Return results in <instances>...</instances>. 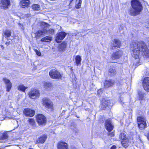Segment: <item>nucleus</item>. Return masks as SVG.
I'll return each instance as SVG.
<instances>
[{
	"label": "nucleus",
	"mask_w": 149,
	"mask_h": 149,
	"mask_svg": "<svg viewBox=\"0 0 149 149\" xmlns=\"http://www.w3.org/2000/svg\"><path fill=\"white\" fill-rule=\"evenodd\" d=\"M105 127L107 130L109 132L108 133V135L111 137H113L114 136V134L113 132H110L111 131L113 128V126L111 123V122L110 120H107L105 122Z\"/></svg>",
	"instance_id": "nucleus-4"
},
{
	"label": "nucleus",
	"mask_w": 149,
	"mask_h": 149,
	"mask_svg": "<svg viewBox=\"0 0 149 149\" xmlns=\"http://www.w3.org/2000/svg\"><path fill=\"white\" fill-rule=\"evenodd\" d=\"M116 146L115 145H113L111 147L110 149H116Z\"/></svg>",
	"instance_id": "nucleus-39"
},
{
	"label": "nucleus",
	"mask_w": 149,
	"mask_h": 149,
	"mask_svg": "<svg viewBox=\"0 0 149 149\" xmlns=\"http://www.w3.org/2000/svg\"><path fill=\"white\" fill-rule=\"evenodd\" d=\"M50 77L54 79H59L62 78V76L60 73L55 69L50 70L49 72Z\"/></svg>",
	"instance_id": "nucleus-5"
},
{
	"label": "nucleus",
	"mask_w": 149,
	"mask_h": 149,
	"mask_svg": "<svg viewBox=\"0 0 149 149\" xmlns=\"http://www.w3.org/2000/svg\"><path fill=\"white\" fill-rule=\"evenodd\" d=\"M121 31H120V33H122L120 32H121Z\"/></svg>",
	"instance_id": "nucleus-47"
},
{
	"label": "nucleus",
	"mask_w": 149,
	"mask_h": 149,
	"mask_svg": "<svg viewBox=\"0 0 149 149\" xmlns=\"http://www.w3.org/2000/svg\"><path fill=\"white\" fill-rule=\"evenodd\" d=\"M102 92L101 91V90H99L98 91H97V93L98 94H100L101 93H102Z\"/></svg>",
	"instance_id": "nucleus-40"
},
{
	"label": "nucleus",
	"mask_w": 149,
	"mask_h": 149,
	"mask_svg": "<svg viewBox=\"0 0 149 149\" xmlns=\"http://www.w3.org/2000/svg\"><path fill=\"white\" fill-rule=\"evenodd\" d=\"M136 65H140V64H139V63H136Z\"/></svg>",
	"instance_id": "nucleus-46"
},
{
	"label": "nucleus",
	"mask_w": 149,
	"mask_h": 149,
	"mask_svg": "<svg viewBox=\"0 0 149 149\" xmlns=\"http://www.w3.org/2000/svg\"><path fill=\"white\" fill-rule=\"evenodd\" d=\"M27 87H25L24 86L20 85L19 86L18 89L19 90L22 91L23 92H24L25 90L27 88Z\"/></svg>",
	"instance_id": "nucleus-33"
},
{
	"label": "nucleus",
	"mask_w": 149,
	"mask_h": 149,
	"mask_svg": "<svg viewBox=\"0 0 149 149\" xmlns=\"http://www.w3.org/2000/svg\"><path fill=\"white\" fill-rule=\"evenodd\" d=\"M32 9L34 10H40V6L38 4H33L32 6Z\"/></svg>",
	"instance_id": "nucleus-31"
},
{
	"label": "nucleus",
	"mask_w": 149,
	"mask_h": 149,
	"mask_svg": "<svg viewBox=\"0 0 149 149\" xmlns=\"http://www.w3.org/2000/svg\"><path fill=\"white\" fill-rule=\"evenodd\" d=\"M12 42V40H10L8 42H7L6 43V44L8 46Z\"/></svg>",
	"instance_id": "nucleus-38"
},
{
	"label": "nucleus",
	"mask_w": 149,
	"mask_h": 149,
	"mask_svg": "<svg viewBox=\"0 0 149 149\" xmlns=\"http://www.w3.org/2000/svg\"><path fill=\"white\" fill-rule=\"evenodd\" d=\"M28 121L31 125H33L35 123L34 120L33 118L29 119Z\"/></svg>",
	"instance_id": "nucleus-35"
},
{
	"label": "nucleus",
	"mask_w": 149,
	"mask_h": 149,
	"mask_svg": "<svg viewBox=\"0 0 149 149\" xmlns=\"http://www.w3.org/2000/svg\"><path fill=\"white\" fill-rule=\"evenodd\" d=\"M58 149H68L67 144L64 142H60L58 143L57 145Z\"/></svg>",
	"instance_id": "nucleus-21"
},
{
	"label": "nucleus",
	"mask_w": 149,
	"mask_h": 149,
	"mask_svg": "<svg viewBox=\"0 0 149 149\" xmlns=\"http://www.w3.org/2000/svg\"><path fill=\"white\" fill-rule=\"evenodd\" d=\"M123 53V52L121 50L116 52L112 54L111 58L113 59H118L122 56Z\"/></svg>",
	"instance_id": "nucleus-14"
},
{
	"label": "nucleus",
	"mask_w": 149,
	"mask_h": 149,
	"mask_svg": "<svg viewBox=\"0 0 149 149\" xmlns=\"http://www.w3.org/2000/svg\"><path fill=\"white\" fill-rule=\"evenodd\" d=\"M35 113V112L34 110L28 108L25 109L23 111V113L26 116L33 117Z\"/></svg>",
	"instance_id": "nucleus-12"
},
{
	"label": "nucleus",
	"mask_w": 149,
	"mask_h": 149,
	"mask_svg": "<svg viewBox=\"0 0 149 149\" xmlns=\"http://www.w3.org/2000/svg\"><path fill=\"white\" fill-rule=\"evenodd\" d=\"M66 35V33L64 32H61L58 33L55 39L56 42L59 43L63 40Z\"/></svg>",
	"instance_id": "nucleus-10"
},
{
	"label": "nucleus",
	"mask_w": 149,
	"mask_h": 149,
	"mask_svg": "<svg viewBox=\"0 0 149 149\" xmlns=\"http://www.w3.org/2000/svg\"><path fill=\"white\" fill-rule=\"evenodd\" d=\"M137 120L139 127L141 129H143L146 127V123L145 118L143 116L137 117Z\"/></svg>",
	"instance_id": "nucleus-3"
},
{
	"label": "nucleus",
	"mask_w": 149,
	"mask_h": 149,
	"mask_svg": "<svg viewBox=\"0 0 149 149\" xmlns=\"http://www.w3.org/2000/svg\"><path fill=\"white\" fill-rule=\"evenodd\" d=\"M116 73L115 68L113 66H111L108 70V74L110 76H114Z\"/></svg>",
	"instance_id": "nucleus-19"
},
{
	"label": "nucleus",
	"mask_w": 149,
	"mask_h": 149,
	"mask_svg": "<svg viewBox=\"0 0 149 149\" xmlns=\"http://www.w3.org/2000/svg\"><path fill=\"white\" fill-rule=\"evenodd\" d=\"M144 93L141 92H138V98L139 100H142L144 99Z\"/></svg>",
	"instance_id": "nucleus-28"
},
{
	"label": "nucleus",
	"mask_w": 149,
	"mask_h": 149,
	"mask_svg": "<svg viewBox=\"0 0 149 149\" xmlns=\"http://www.w3.org/2000/svg\"><path fill=\"white\" fill-rule=\"evenodd\" d=\"M3 80L6 85L7 91L9 92L12 87V84L10 81L6 78H4Z\"/></svg>",
	"instance_id": "nucleus-20"
},
{
	"label": "nucleus",
	"mask_w": 149,
	"mask_h": 149,
	"mask_svg": "<svg viewBox=\"0 0 149 149\" xmlns=\"http://www.w3.org/2000/svg\"><path fill=\"white\" fill-rule=\"evenodd\" d=\"M143 86L144 90L149 92V77L145 78L143 81Z\"/></svg>",
	"instance_id": "nucleus-16"
},
{
	"label": "nucleus",
	"mask_w": 149,
	"mask_h": 149,
	"mask_svg": "<svg viewBox=\"0 0 149 149\" xmlns=\"http://www.w3.org/2000/svg\"><path fill=\"white\" fill-rule=\"evenodd\" d=\"M71 148H73V149H75V148L74 147H72V146L71 147Z\"/></svg>",
	"instance_id": "nucleus-42"
},
{
	"label": "nucleus",
	"mask_w": 149,
	"mask_h": 149,
	"mask_svg": "<svg viewBox=\"0 0 149 149\" xmlns=\"http://www.w3.org/2000/svg\"><path fill=\"white\" fill-rule=\"evenodd\" d=\"M36 119L38 123L40 125L44 124L46 122L45 117L42 114L38 115Z\"/></svg>",
	"instance_id": "nucleus-8"
},
{
	"label": "nucleus",
	"mask_w": 149,
	"mask_h": 149,
	"mask_svg": "<svg viewBox=\"0 0 149 149\" xmlns=\"http://www.w3.org/2000/svg\"><path fill=\"white\" fill-rule=\"evenodd\" d=\"M125 140H123L121 141V143L123 146L125 148H127L129 146V139L126 138Z\"/></svg>",
	"instance_id": "nucleus-25"
},
{
	"label": "nucleus",
	"mask_w": 149,
	"mask_h": 149,
	"mask_svg": "<svg viewBox=\"0 0 149 149\" xmlns=\"http://www.w3.org/2000/svg\"><path fill=\"white\" fill-rule=\"evenodd\" d=\"M4 33V36H5V38L8 39V37H10L11 35V32L9 30H6L5 31ZM8 40V39H7Z\"/></svg>",
	"instance_id": "nucleus-27"
},
{
	"label": "nucleus",
	"mask_w": 149,
	"mask_h": 149,
	"mask_svg": "<svg viewBox=\"0 0 149 149\" xmlns=\"http://www.w3.org/2000/svg\"><path fill=\"white\" fill-rule=\"evenodd\" d=\"M45 87L46 89H47L52 86V84L49 82H46L45 83Z\"/></svg>",
	"instance_id": "nucleus-34"
},
{
	"label": "nucleus",
	"mask_w": 149,
	"mask_h": 149,
	"mask_svg": "<svg viewBox=\"0 0 149 149\" xmlns=\"http://www.w3.org/2000/svg\"><path fill=\"white\" fill-rule=\"evenodd\" d=\"M132 7L130 8L129 14L135 16L141 14L143 9L142 5L139 0H132L131 2Z\"/></svg>",
	"instance_id": "nucleus-2"
},
{
	"label": "nucleus",
	"mask_w": 149,
	"mask_h": 149,
	"mask_svg": "<svg viewBox=\"0 0 149 149\" xmlns=\"http://www.w3.org/2000/svg\"><path fill=\"white\" fill-rule=\"evenodd\" d=\"M46 33V31L44 30V27L41 30L37 31L35 33V36L37 38H39L41 36L44 35Z\"/></svg>",
	"instance_id": "nucleus-18"
},
{
	"label": "nucleus",
	"mask_w": 149,
	"mask_h": 149,
	"mask_svg": "<svg viewBox=\"0 0 149 149\" xmlns=\"http://www.w3.org/2000/svg\"><path fill=\"white\" fill-rule=\"evenodd\" d=\"M67 43L63 42L59 45L58 47V49L60 51H63L65 50L66 47Z\"/></svg>",
	"instance_id": "nucleus-24"
},
{
	"label": "nucleus",
	"mask_w": 149,
	"mask_h": 149,
	"mask_svg": "<svg viewBox=\"0 0 149 149\" xmlns=\"http://www.w3.org/2000/svg\"><path fill=\"white\" fill-rule=\"evenodd\" d=\"M41 25L42 27L44 26V30L46 31V33L47 34H54V29H50L48 30H47V28L48 27L50 26L49 24L43 22L41 23Z\"/></svg>",
	"instance_id": "nucleus-13"
},
{
	"label": "nucleus",
	"mask_w": 149,
	"mask_h": 149,
	"mask_svg": "<svg viewBox=\"0 0 149 149\" xmlns=\"http://www.w3.org/2000/svg\"><path fill=\"white\" fill-rule=\"evenodd\" d=\"M70 1V3H71L73 0H69Z\"/></svg>",
	"instance_id": "nucleus-44"
},
{
	"label": "nucleus",
	"mask_w": 149,
	"mask_h": 149,
	"mask_svg": "<svg viewBox=\"0 0 149 149\" xmlns=\"http://www.w3.org/2000/svg\"><path fill=\"white\" fill-rule=\"evenodd\" d=\"M115 81L112 79L106 80L104 84V86L106 88H109L115 84Z\"/></svg>",
	"instance_id": "nucleus-17"
},
{
	"label": "nucleus",
	"mask_w": 149,
	"mask_h": 149,
	"mask_svg": "<svg viewBox=\"0 0 149 149\" xmlns=\"http://www.w3.org/2000/svg\"><path fill=\"white\" fill-rule=\"evenodd\" d=\"M36 53L37 55H38V56H40L41 55L40 52V51H38L37 50L36 51Z\"/></svg>",
	"instance_id": "nucleus-37"
},
{
	"label": "nucleus",
	"mask_w": 149,
	"mask_h": 149,
	"mask_svg": "<svg viewBox=\"0 0 149 149\" xmlns=\"http://www.w3.org/2000/svg\"><path fill=\"white\" fill-rule=\"evenodd\" d=\"M120 103H121V104L123 106V107H124V106H123V104L124 103H122V102L121 100Z\"/></svg>",
	"instance_id": "nucleus-41"
},
{
	"label": "nucleus",
	"mask_w": 149,
	"mask_h": 149,
	"mask_svg": "<svg viewBox=\"0 0 149 149\" xmlns=\"http://www.w3.org/2000/svg\"><path fill=\"white\" fill-rule=\"evenodd\" d=\"M121 42L118 39H114L111 44V49L112 50L116 49L120 47Z\"/></svg>",
	"instance_id": "nucleus-11"
},
{
	"label": "nucleus",
	"mask_w": 149,
	"mask_h": 149,
	"mask_svg": "<svg viewBox=\"0 0 149 149\" xmlns=\"http://www.w3.org/2000/svg\"><path fill=\"white\" fill-rule=\"evenodd\" d=\"M120 139L122 140H125V139H128L126 136V135L124 133H121L119 136Z\"/></svg>",
	"instance_id": "nucleus-30"
},
{
	"label": "nucleus",
	"mask_w": 149,
	"mask_h": 149,
	"mask_svg": "<svg viewBox=\"0 0 149 149\" xmlns=\"http://www.w3.org/2000/svg\"><path fill=\"white\" fill-rule=\"evenodd\" d=\"M40 93L36 89H31L29 93V97L32 99H35L37 97H38Z\"/></svg>",
	"instance_id": "nucleus-9"
},
{
	"label": "nucleus",
	"mask_w": 149,
	"mask_h": 149,
	"mask_svg": "<svg viewBox=\"0 0 149 149\" xmlns=\"http://www.w3.org/2000/svg\"><path fill=\"white\" fill-rule=\"evenodd\" d=\"M79 1L80 2H82V0H79Z\"/></svg>",
	"instance_id": "nucleus-45"
},
{
	"label": "nucleus",
	"mask_w": 149,
	"mask_h": 149,
	"mask_svg": "<svg viewBox=\"0 0 149 149\" xmlns=\"http://www.w3.org/2000/svg\"><path fill=\"white\" fill-rule=\"evenodd\" d=\"M52 40V37L49 36H47L43 38L41 40V42H49Z\"/></svg>",
	"instance_id": "nucleus-26"
},
{
	"label": "nucleus",
	"mask_w": 149,
	"mask_h": 149,
	"mask_svg": "<svg viewBox=\"0 0 149 149\" xmlns=\"http://www.w3.org/2000/svg\"><path fill=\"white\" fill-rule=\"evenodd\" d=\"M30 2L29 0H23L20 2V6L21 7L25 8L27 7L30 4Z\"/></svg>",
	"instance_id": "nucleus-22"
},
{
	"label": "nucleus",
	"mask_w": 149,
	"mask_h": 149,
	"mask_svg": "<svg viewBox=\"0 0 149 149\" xmlns=\"http://www.w3.org/2000/svg\"><path fill=\"white\" fill-rule=\"evenodd\" d=\"M10 5V0H2L0 3L1 9L6 10L9 8Z\"/></svg>",
	"instance_id": "nucleus-7"
},
{
	"label": "nucleus",
	"mask_w": 149,
	"mask_h": 149,
	"mask_svg": "<svg viewBox=\"0 0 149 149\" xmlns=\"http://www.w3.org/2000/svg\"><path fill=\"white\" fill-rule=\"evenodd\" d=\"M47 138V135L45 134H44L37 139L36 142L38 143H43L45 141Z\"/></svg>",
	"instance_id": "nucleus-23"
},
{
	"label": "nucleus",
	"mask_w": 149,
	"mask_h": 149,
	"mask_svg": "<svg viewBox=\"0 0 149 149\" xmlns=\"http://www.w3.org/2000/svg\"><path fill=\"white\" fill-rule=\"evenodd\" d=\"M81 2H80L79 1L78 3L77 4V5H76V7L77 8H79V6H81Z\"/></svg>",
	"instance_id": "nucleus-36"
},
{
	"label": "nucleus",
	"mask_w": 149,
	"mask_h": 149,
	"mask_svg": "<svg viewBox=\"0 0 149 149\" xmlns=\"http://www.w3.org/2000/svg\"><path fill=\"white\" fill-rule=\"evenodd\" d=\"M1 47L3 49V48H4V47H3V45H1Z\"/></svg>",
	"instance_id": "nucleus-43"
},
{
	"label": "nucleus",
	"mask_w": 149,
	"mask_h": 149,
	"mask_svg": "<svg viewBox=\"0 0 149 149\" xmlns=\"http://www.w3.org/2000/svg\"><path fill=\"white\" fill-rule=\"evenodd\" d=\"M110 101L109 100H106L105 99H103L102 101V103L100 106L101 109H104L108 105H110Z\"/></svg>",
	"instance_id": "nucleus-15"
},
{
	"label": "nucleus",
	"mask_w": 149,
	"mask_h": 149,
	"mask_svg": "<svg viewBox=\"0 0 149 149\" xmlns=\"http://www.w3.org/2000/svg\"><path fill=\"white\" fill-rule=\"evenodd\" d=\"M8 137V135L7 133H3L2 135L0 136V139L4 140L7 139Z\"/></svg>",
	"instance_id": "nucleus-32"
},
{
	"label": "nucleus",
	"mask_w": 149,
	"mask_h": 149,
	"mask_svg": "<svg viewBox=\"0 0 149 149\" xmlns=\"http://www.w3.org/2000/svg\"><path fill=\"white\" fill-rule=\"evenodd\" d=\"M130 49L132 51V56L135 59H139V54L140 53L145 57L149 56V50L146 44L143 41H140L137 43L132 42L130 45Z\"/></svg>",
	"instance_id": "nucleus-1"
},
{
	"label": "nucleus",
	"mask_w": 149,
	"mask_h": 149,
	"mask_svg": "<svg viewBox=\"0 0 149 149\" xmlns=\"http://www.w3.org/2000/svg\"><path fill=\"white\" fill-rule=\"evenodd\" d=\"M42 104L46 108L51 111L53 110V104L52 102L47 98H43L42 100Z\"/></svg>",
	"instance_id": "nucleus-6"
},
{
	"label": "nucleus",
	"mask_w": 149,
	"mask_h": 149,
	"mask_svg": "<svg viewBox=\"0 0 149 149\" xmlns=\"http://www.w3.org/2000/svg\"><path fill=\"white\" fill-rule=\"evenodd\" d=\"M76 62L77 65L81 63V56L79 55H77L75 57Z\"/></svg>",
	"instance_id": "nucleus-29"
}]
</instances>
